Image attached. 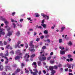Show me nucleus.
Masks as SVG:
<instances>
[{"label":"nucleus","mask_w":75,"mask_h":75,"mask_svg":"<svg viewBox=\"0 0 75 75\" xmlns=\"http://www.w3.org/2000/svg\"><path fill=\"white\" fill-rule=\"evenodd\" d=\"M43 72L44 74H46V71H45V70H43Z\"/></svg>","instance_id":"0e129e2a"},{"label":"nucleus","mask_w":75,"mask_h":75,"mask_svg":"<svg viewBox=\"0 0 75 75\" xmlns=\"http://www.w3.org/2000/svg\"><path fill=\"white\" fill-rule=\"evenodd\" d=\"M50 36H49V35H47V36H46V38H48V37H49Z\"/></svg>","instance_id":"774afa93"},{"label":"nucleus","mask_w":75,"mask_h":75,"mask_svg":"<svg viewBox=\"0 0 75 75\" xmlns=\"http://www.w3.org/2000/svg\"><path fill=\"white\" fill-rule=\"evenodd\" d=\"M58 67H62V65L61 64H59L58 66Z\"/></svg>","instance_id":"338daca9"},{"label":"nucleus","mask_w":75,"mask_h":75,"mask_svg":"<svg viewBox=\"0 0 75 75\" xmlns=\"http://www.w3.org/2000/svg\"><path fill=\"white\" fill-rule=\"evenodd\" d=\"M13 67H17V65L16 64H13Z\"/></svg>","instance_id":"4d7b16f0"},{"label":"nucleus","mask_w":75,"mask_h":75,"mask_svg":"<svg viewBox=\"0 0 75 75\" xmlns=\"http://www.w3.org/2000/svg\"><path fill=\"white\" fill-rule=\"evenodd\" d=\"M45 46H44L42 48V49L43 50H45Z\"/></svg>","instance_id":"bf43d9fd"},{"label":"nucleus","mask_w":75,"mask_h":75,"mask_svg":"<svg viewBox=\"0 0 75 75\" xmlns=\"http://www.w3.org/2000/svg\"><path fill=\"white\" fill-rule=\"evenodd\" d=\"M6 52L7 53L5 54V56L6 57H7V56L8 55V50H6Z\"/></svg>","instance_id":"72a5a7b5"},{"label":"nucleus","mask_w":75,"mask_h":75,"mask_svg":"<svg viewBox=\"0 0 75 75\" xmlns=\"http://www.w3.org/2000/svg\"><path fill=\"white\" fill-rule=\"evenodd\" d=\"M21 47H24V44H21L20 45Z\"/></svg>","instance_id":"69168bd1"},{"label":"nucleus","mask_w":75,"mask_h":75,"mask_svg":"<svg viewBox=\"0 0 75 75\" xmlns=\"http://www.w3.org/2000/svg\"><path fill=\"white\" fill-rule=\"evenodd\" d=\"M0 70L1 71L3 70V66L2 65H0Z\"/></svg>","instance_id":"a211bd4d"},{"label":"nucleus","mask_w":75,"mask_h":75,"mask_svg":"<svg viewBox=\"0 0 75 75\" xmlns=\"http://www.w3.org/2000/svg\"><path fill=\"white\" fill-rule=\"evenodd\" d=\"M28 69H29L30 71V72H32V70H31V69L30 68V67H28Z\"/></svg>","instance_id":"5fc2aeb1"},{"label":"nucleus","mask_w":75,"mask_h":75,"mask_svg":"<svg viewBox=\"0 0 75 75\" xmlns=\"http://www.w3.org/2000/svg\"><path fill=\"white\" fill-rule=\"evenodd\" d=\"M53 69H54V66H50L49 67V69L51 71H52L53 70Z\"/></svg>","instance_id":"ddd939ff"},{"label":"nucleus","mask_w":75,"mask_h":75,"mask_svg":"<svg viewBox=\"0 0 75 75\" xmlns=\"http://www.w3.org/2000/svg\"><path fill=\"white\" fill-rule=\"evenodd\" d=\"M40 39L39 38H38L36 39V41L37 42H38V41H40Z\"/></svg>","instance_id":"a18cd8bd"},{"label":"nucleus","mask_w":75,"mask_h":75,"mask_svg":"<svg viewBox=\"0 0 75 75\" xmlns=\"http://www.w3.org/2000/svg\"><path fill=\"white\" fill-rule=\"evenodd\" d=\"M35 16L36 17H40V15L38 13H35Z\"/></svg>","instance_id":"cd10ccee"},{"label":"nucleus","mask_w":75,"mask_h":75,"mask_svg":"<svg viewBox=\"0 0 75 75\" xmlns=\"http://www.w3.org/2000/svg\"><path fill=\"white\" fill-rule=\"evenodd\" d=\"M20 71V69H17L16 70V72H19Z\"/></svg>","instance_id":"4c0bfd02"},{"label":"nucleus","mask_w":75,"mask_h":75,"mask_svg":"<svg viewBox=\"0 0 75 75\" xmlns=\"http://www.w3.org/2000/svg\"><path fill=\"white\" fill-rule=\"evenodd\" d=\"M67 67L68 68H69V69L71 68V67H72L71 66V64H67Z\"/></svg>","instance_id":"6ab92c4d"},{"label":"nucleus","mask_w":75,"mask_h":75,"mask_svg":"<svg viewBox=\"0 0 75 75\" xmlns=\"http://www.w3.org/2000/svg\"><path fill=\"white\" fill-rule=\"evenodd\" d=\"M52 74L51 75H54V74L55 73V71L54 70H53L51 72Z\"/></svg>","instance_id":"393cba45"},{"label":"nucleus","mask_w":75,"mask_h":75,"mask_svg":"<svg viewBox=\"0 0 75 75\" xmlns=\"http://www.w3.org/2000/svg\"><path fill=\"white\" fill-rule=\"evenodd\" d=\"M0 45L1 46H2V45H3V44L2 43V42L1 41H0Z\"/></svg>","instance_id":"c03bdc74"},{"label":"nucleus","mask_w":75,"mask_h":75,"mask_svg":"<svg viewBox=\"0 0 75 75\" xmlns=\"http://www.w3.org/2000/svg\"><path fill=\"white\" fill-rule=\"evenodd\" d=\"M4 55V54L3 53H0V56H1V57H2V58H3V57H4V56H3Z\"/></svg>","instance_id":"2f4dec72"},{"label":"nucleus","mask_w":75,"mask_h":75,"mask_svg":"<svg viewBox=\"0 0 75 75\" xmlns=\"http://www.w3.org/2000/svg\"><path fill=\"white\" fill-rule=\"evenodd\" d=\"M65 28V26H63L61 28V30H60L61 32H62Z\"/></svg>","instance_id":"2eb2a0df"},{"label":"nucleus","mask_w":75,"mask_h":75,"mask_svg":"<svg viewBox=\"0 0 75 75\" xmlns=\"http://www.w3.org/2000/svg\"><path fill=\"white\" fill-rule=\"evenodd\" d=\"M21 67H24V63H21Z\"/></svg>","instance_id":"49530a36"},{"label":"nucleus","mask_w":75,"mask_h":75,"mask_svg":"<svg viewBox=\"0 0 75 75\" xmlns=\"http://www.w3.org/2000/svg\"><path fill=\"white\" fill-rule=\"evenodd\" d=\"M4 45H7V42L5 41H4Z\"/></svg>","instance_id":"052dcab7"},{"label":"nucleus","mask_w":75,"mask_h":75,"mask_svg":"<svg viewBox=\"0 0 75 75\" xmlns=\"http://www.w3.org/2000/svg\"><path fill=\"white\" fill-rule=\"evenodd\" d=\"M33 41H31L30 42L29 44V45L30 46V48L31 47H32L33 48H34V45H33Z\"/></svg>","instance_id":"9d476101"},{"label":"nucleus","mask_w":75,"mask_h":75,"mask_svg":"<svg viewBox=\"0 0 75 75\" xmlns=\"http://www.w3.org/2000/svg\"><path fill=\"white\" fill-rule=\"evenodd\" d=\"M65 51L61 50L60 52V54H61L62 55H64V54H65Z\"/></svg>","instance_id":"9b49d317"},{"label":"nucleus","mask_w":75,"mask_h":75,"mask_svg":"<svg viewBox=\"0 0 75 75\" xmlns=\"http://www.w3.org/2000/svg\"><path fill=\"white\" fill-rule=\"evenodd\" d=\"M68 45H69V46H71V45H72V43L71 41H69L68 43Z\"/></svg>","instance_id":"aec40b11"},{"label":"nucleus","mask_w":75,"mask_h":75,"mask_svg":"<svg viewBox=\"0 0 75 75\" xmlns=\"http://www.w3.org/2000/svg\"><path fill=\"white\" fill-rule=\"evenodd\" d=\"M21 41H18V43H17V45H19V44H21Z\"/></svg>","instance_id":"de8ad7c7"},{"label":"nucleus","mask_w":75,"mask_h":75,"mask_svg":"<svg viewBox=\"0 0 75 75\" xmlns=\"http://www.w3.org/2000/svg\"><path fill=\"white\" fill-rule=\"evenodd\" d=\"M30 57V55H28V54L27 53L25 54V56L24 57V58H28Z\"/></svg>","instance_id":"4468645a"},{"label":"nucleus","mask_w":75,"mask_h":75,"mask_svg":"<svg viewBox=\"0 0 75 75\" xmlns=\"http://www.w3.org/2000/svg\"><path fill=\"white\" fill-rule=\"evenodd\" d=\"M33 48L34 47H30L29 49V51H31V52H34V51H35V49Z\"/></svg>","instance_id":"6e6552de"},{"label":"nucleus","mask_w":75,"mask_h":75,"mask_svg":"<svg viewBox=\"0 0 75 75\" xmlns=\"http://www.w3.org/2000/svg\"><path fill=\"white\" fill-rule=\"evenodd\" d=\"M22 55H20V56H16L15 57V59H16V60H18V59H19L20 58H23V57H22Z\"/></svg>","instance_id":"423d86ee"},{"label":"nucleus","mask_w":75,"mask_h":75,"mask_svg":"<svg viewBox=\"0 0 75 75\" xmlns=\"http://www.w3.org/2000/svg\"><path fill=\"white\" fill-rule=\"evenodd\" d=\"M32 66L33 67H35V68H36L37 66V63L35 62H34L32 64Z\"/></svg>","instance_id":"0eeeda50"},{"label":"nucleus","mask_w":75,"mask_h":75,"mask_svg":"<svg viewBox=\"0 0 75 75\" xmlns=\"http://www.w3.org/2000/svg\"><path fill=\"white\" fill-rule=\"evenodd\" d=\"M41 74V71H39L38 72V74L39 75H40Z\"/></svg>","instance_id":"6e6d98bb"},{"label":"nucleus","mask_w":75,"mask_h":75,"mask_svg":"<svg viewBox=\"0 0 75 75\" xmlns=\"http://www.w3.org/2000/svg\"><path fill=\"white\" fill-rule=\"evenodd\" d=\"M37 32H35L34 33V35H37Z\"/></svg>","instance_id":"680f3d73"},{"label":"nucleus","mask_w":75,"mask_h":75,"mask_svg":"<svg viewBox=\"0 0 75 75\" xmlns=\"http://www.w3.org/2000/svg\"><path fill=\"white\" fill-rule=\"evenodd\" d=\"M10 53H11V54H14V52L13 51H11L10 52Z\"/></svg>","instance_id":"09e8293b"},{"label":"nucleus","mask_w":75,"mask_h":75,"mask_svg":"<svg viewBox=\"0 0 75 75\" xmlns=\"http://www.w3.org/2000/svg\"><path fill=\"white\" fill-rule=\"evenodd\" d=\"M41 25H42V26H43L44 28H46V26H47V25H46L44 23H42L41 24Z\"/></svg>","instance_id":"b1692460"},{"label":"nucleus","mask_w":75,"mask_h":75,"mask_svg":"<svg viewBox=\"0 0 75 75\" xmlns=\"http://www.w3.org/2000/svg\"><path fill=\"white\" fill-rule=\"evenodd\" d=\"M25 72V73H26V74H29V73H30L29 71L27 70H26Z\"/></svg>","instance_id":"58836bf2"},{"label":"nucleus","mask_w":75,"mask_h":75,"mask_svg":"<svg viewBox=\"0 0 75 75\" xmlns=\"http://www.w3.org/2000/svg\"><path fill=\"white\" fill-rule=\"evenodd\" d=\"M30 73L31 74H33V75H37L38 73H37L36 72H33L32 71L30 72Z\"/></svg>","instance_id":"dca6fc26"},{"label":"nucleus","mask_w":75,"mask_h":75,"mask_svg":"<svg viewBox=\"0 0 75 75\" xmlns=\"http://www.w3.org/2000/svg\"><path fill=\"white\" fill-rule=\"evenodd\" d=\"M58 68V66L57 65H54V66H53V69H57Z\"/></svg>","instance_id":"c85d7f7f"},{"label":"nucleus","mask_w":75,"mask_h":75,"mask_svg":"<svg viewBox=\"0 0 75 75\" xmlns=\"http://www.w3.org/2000/svg\"><path fill=\"white\" fill-rule=\"evenodd\" d=\"M2 74L3 75H6V73L5 72H3Z\"/></svg>","instance_id":"13d9d810"},{"label":"nucleus","mask_w":75,"mask_h":75,"mask_svg":"<svg viewBox=\"0 0 75 75\" xmlns=\"http://www.w3.org/2000/svg\"><path fill=\"white\" fill-rule=\"evenodd\" d=\"M43 33L44 34H48V30H45L44 31Z\"/></svg>","instance_id":"412c9836"},{"label":"nucleus","mask_w":75,"mask_h":75,"mask_svg":"<svg viewBox=\"0 0 75 75\" xmlns=\"http://www.w3.org/2000/svg\"><path fill=\"white\" fill-rule=\"evenodd\" d=\"M29 31H33V29H30Z\"/></svg>","instance_id":"e2e57ef3"},{"label":"nucleus","mask_w":75,"mask_h":75,"mask_svg":"<svg viewBox=\"0 0 75 75\" xmlns=\"http://www.w3.org/2000/svg\"><path fill=\"white\" fill-rule=\"evenodd\" d=\"M5 67H6V69H9V70L11 69V68H10V66H6Z\"/></svg>","instance_id":"4be33fe9"},{"label":"nucleus","mask_w":75,"mask_h":75,"mask_svg":"<svg viewBox=\"0 0 75 75\" xmlns=\"http://www.w3.org/2000/svg\"><path fill=\"white\" fill-rule=\"evenodd\" d=\"M25 47H26V48L27 49V48H28V45L26 44Z\"/></svg>","instance_id":"864d4df0"},{"label":"nucleus","mask_w":75,"mask_h":75,"mask_svg":"<svg viewBox=\"0 0 75 75\" xmlns=\"http://www.w3.org/2000/svg\"><path fill=\"white\" fill-rule=\"evenodd\" d=\"M5 28H7V31H8V33L6 36H8V37H10V36L12 35V32H10L9 31L10 30H11V28L9 27L8 25L6 26Z\"/></svg>","instance_id":"f257e3e1"},{"label":"nucleus","mask_w":75,"mask_h":75,"mask_svg":"<svg viewBox=\"0 0 75 75\" xmlns=\"http://www.w3.org/2000/svg\"><path fill=\"white\" fill-rule=\"evenodd\" d=\"M45 41H47L49 43V42H50V41H51V40H50V39H48L45 40Z\"/></svg>","instance_id":"7c9ffc66"},{"label":"nucleus","mask_w":75,"mask_h":75,"mask_svg":"<svg viewBox=\"0 0 75 75\" xmlns=\"http://www.w3.org/2000/svg\"><path fill=\"white\" fill-rule=\"evenodd\" d=\"M59 43H61V42H62V39H59Z\"/></svg>","instance_id":"473e14b6"},{"label":"nucleus","mask_w":75,"mask_h":75,"mask_svg":"<svg viewBox=\"0 0 75 75\" xmlns=\"http://www.w3.org/2000/svg\"><path fill=\"white\" fill-rule=\"evenodd\" d=\"M68 58H71V54H69L68 55Z\"/></svg>","instance_id":"ea45409f"},{"label":"nucleus","mask_w":75,"mask_h":75,"mask_svg":"<svg viewBox=\"0 0 75 75\" xmlns=\"http://www.w3.org/2000/svg\"><path fill=\"white\" fill-rule=\"evenodd\" d=\"M4 30V29L2 28L1 29V26H0V37H1V35H4L5 34V33L3 31Z\"/></svg>","instance_id":"7ed1b4c3"},{"label":"nucleus","mask_w":75,"mask_h":75,"mask_svg":"<svg viewBox=\"0 0 75 75\" xmlns=\"http://www.w3.org/2000/svg\"><path fill=\"white\" fill-rule=\"evenodd\" d=\"M44 38V36L43 35H42L40 37V38H41V39H43V38Z\"/></svg>","instance_id":"603ef678"},{"label":"nucleus","mask_w":75,"mask_h":75,"mask_svg":"<svg viewBox=\"0 0 75 75\" xmlns=\"http://www.w3.org/2000/svg\"><path fill=\"white\" fill-rule=\"evenodd\" d=\"M33 71L35 72H36L37 73H38V71L37 70V69H33Z\"/></svg>","instance_id":"a878e982"},{"label":"nucleus","mask_w":75,"mask_h":75,"mask_svg":"<svg viewBox=\"0 0 75 75\" xmlns=\"http://www.w3.org/2000/svg\"><path fill=\"white\" fill-rule=\"evenodd\" d=\"M12 25L13 26V28H16V24H15V23H13Z\"/></svg>","instance_id":"e433bc0d"},{"label":"nucleus","mask_w":75,"mask_h":75,"mask_svg":"<svg viewBox=\"0 0 75 75\" xmlns=\"http://www.w3.org/2000/svg\"><path fill=\"white\" fill-rule=\"evenodd\" d=\"M61 58L62 59H64V60H65V59H66V57H61Z\"/></svg>","instance_id":"37998d69"},{"label":"nucleus","mask_w":75,"mask_h":75,"mask_svg":"<svg viewBox=\"0 0 75 75\" xmlns=\"http://www.w3.org/2000/svg\"><path fill=\"white\" fill-rule=\"evenodd\" d=\"M16 54L17 55H22V54L20 53V50H18L16 51Z\"/></svg>","instance_id":"39448f33"},{"label":"nucleus","mask_w":75,"mask_h":75,"mask_svg":"<svg viewBox=\"0 0 75 75\" xmlns=\"http://www.w3.org/2000/svg\"><path fill=\"white\" fill-rule=\"evenodd\" d=\"M23 21H24V19L22 18L20 19L19 21L20 22H23Z\"/></svg>","instance_id":"a19ab883"},{"label":"nucleus","mask_w":75,"mask_h":75,"mask_svg":"<svg viewBox=\"0 0 75 75\" xmlns=\"http://www.w3.org/2000/svg\"><path fill=\"white\" fill-rule=\"evenodd\" d=\"M20 31H18L16 34V35H17V36H19V35H20Z\"/></svg>","instance_id":"bb28decb"},{"label":"nucleus","mask_w":75,"mask_h":75,"mask_svg":"<svg viewBox=\"0 0 75 75\" xmlns=\"http://www.w3.org/2000/svg\"><path fill=\"white\" fill-rule=\"evenodd\" d=\"M4 58L6 60L5 61V64H7L8 63V58H7L6 57H5Z\"/></svg>","instance_id":"f8f14e48"},{"label":"nucleus","mask_w":75,"mask_h":75,"mask_svg":"<svg viewBox=\"0 0 75 75\" xmlns=\"http://www.w3.org/2000/svg\"><path fill=\"white\" fill-rule=\"evenodd\" d=\"M44 50H42L41 51V52H40V54H42V53H44Z\"/></svg>","instance_id":"3c124183"},{"label":"nucleus","mask_w":75,"mask_h":75,"mask_svg":"<svg viewBox=\"0 0 75 75\" xmlns=\"http://www.w3.org/2000/svg\"><path fill=\"white\" fill-rule=\"evenodd\" d=\"M54 62H55V60H51L50 61V62L51 64H54Z\"/></svg>","instance_id":"c756f323"},{"label":"nucleus","mask_w":75,"mask_h":75,"mask_svg":"<svg viewBox=\"0 0 75 75\" xmlns=\"http://www.w3.org/2000/svg\"><path fill=\"white\" fill-rule=\"evenodd\" d=\"M0 18H1V20H3V21H4L5 24L6 25H7L8 24V21H7V20L6 19L4 18H3L2 16H0Z\"/></svg>","instance_id":"f03ea898"},{"label":"nucleus","mask_w":75,"mask_h":75,"mask_svg":"<svg viewBox=\"0 0 75 75\" xmlns=\"http://www.w3.org/2000/svg\"><path fill=\"white\" fill-rule=\"evenodd\" d=\"M39 58L40 61H44V60H45L46 59V57H43L42 58L41 57H39Z\"/></svg>","instance_id":"1a4fd4ad"},{"label":"nucleus","mask_w":75,"mask_h":75,"mask_svg":"<svg viewBox=\"0 0 75 75\" xmlns=\"http://www.w3.org/2000/svg\"><path fill=\"white\" fill-rule=\"evenodd\" d=\"M35 54H33L31 56H30V57H31V58H33L34 57H35Z\"/></svg>","instance_id":"f704fd0d"},{"label":"nucleus","mask_w":75,"mask_h":75,"mask_svg":"<svg viewBox=\"0 0 75 75\" xmlns=\"http://www.w3.org/2000/svg\"><path fill=\"white\" fill-rule=\"evenodd\" d=\"M38 65L39 66H41V62L39 61L38 62Z\"/></svg>","instance_id":"5701e85b"},{"label":"nucleus","mask_w":75,"mask_h":75,"mask_svg":"<svg viewBox=\"0 0 75 75\" xmlns=\"http://www.w3.org/2000/svg\"><path fill=\"white\" fill-rule=\"evenodd\" d=\"M17 47H18V48H21V47L20 46L18 45L17 44V45L16 44L15 46V48H17Z\"/></svg>","instance_id":"f3484780"},{"label":"nucleus","mask_w":75,"mask_h":75,"mask_svg":"<svg viewBox=\"0 0 75 75\" xmlns=\"http://www.w3.org/2000/svg\"><path fill=\"white\" fill-rule=\"evenodd\" d=\"M51 58V56H50L48 57L47 58V60H50Z\"/></svg>","instance_id":"79ce46f5"},{"label":"nucleus","mask_w":75,"mask_h":75,"mask_svg":"<svg viewBox=\"0 0 75 75\" xmlns=\"http://www.w3.org/2000/svg\"><path fill=\"white\" fill-rule=\"evenodd\" d=\"M12 16H14V14H16V12H14L13 13H12Z\"/></svg>","instance_id":"8fccbe9b"},{"label":"nucleus","mask_w":75,"mask_h":75,"mask_svg":"<svg viewBox=\"0 0 75 75\" xmlns=\"http://www.w3.org/2000/svg\"><path fill=\"white\" fill-rule=\"evenodd\" d=\"M11 22H12V23H14V22H16V23H17V21H14V19H11Z\"/></svg>","instance_id":"c9c22d12"},{"label":"nucleus","mask_w":75,"mask_h":75,"mask_svg":"<svg viewBox=\"0 0 75 75\" xmlns=\"http://www.w3.org/2000/svg\"><path fill=\"white\" fill-rule=\"evenodd\" d=\"M41 16H43V18H45L46 19V20L49 19V16H47V15H45L44 13H42L41 14Z\"/></svg>","instance_id":"20e7f679"}]
</instances>
